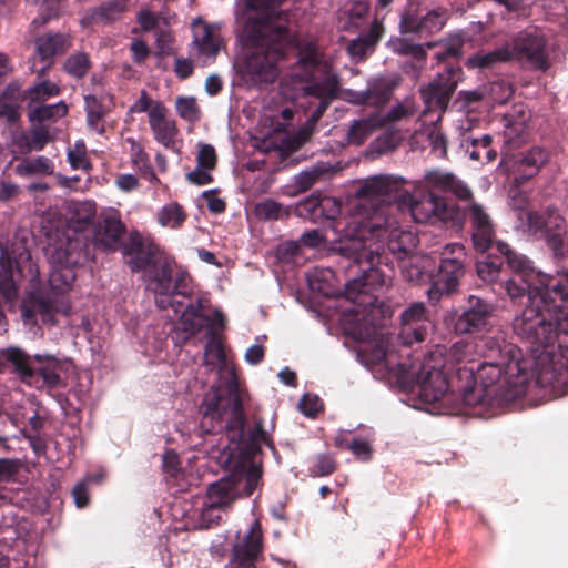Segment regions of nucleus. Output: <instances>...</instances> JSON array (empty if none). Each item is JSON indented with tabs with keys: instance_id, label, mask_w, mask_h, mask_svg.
<instances>
[{
	"instance_id": "1",
	"label": "nucleus",
	"mask_w": 568,
	"mask_h": 568,
	"mask_svg": "<svg viewBox=\"0 0 568 568\" xmlns=\"http://www.w3.org/2000/svg\"><path fill=\"white\" fill-rule=\"evenodd\" d=\"M129 264L132 271L144 272L148 287L155 294L158 306L173 308L184 331L191 334L206 331L204 362L216 369L223 383L212 387L201 404L203 423L210 422V425H203L205 432L215 430L223 422L227 424L236 420L242 410V395L234 368L227 363L224 348L217 337L219 331L225 326L223 314L217 310H209L202 301H187L184 296L187 291V274L181 272L172 281L170 265L162 264L152 247L139 250Z\"/></svg>"
},
{
	"instance_id": "2",
	"label": "nucleus",
	"mask_w": 568,
	"mask_h": 568,
	"mask_svg": "<svg viewBox=\"0 0 568 568\" xmlns=\"http://www.w3.org/2000/svg\"><path fill=\"white\" fill-rule=\"evenodd\" d=\"M346 331L353 338L364 343L358 356L375 378L410 393L424 404L440 402L450 390H457V383L448 381L447 372L457 369L458 365L450 364V354L446 358L443 346L437 345L416 362L403 358L390 344L385 331L377 328L358 311L354 323Z\"/></svg>"
},
{
	"instance_id": "3",
	"label": "nucleus",
	"mask_w": 568,
	"mask_h": 568,
	"mask_svg": "<svg viewBox=\"0 0 568 568\" xmlns=\"http://www.w3.org/2000/svg\"><path fill=\"white\" fill-rule=\"evenodd\" d=\"M497 247L515 273L505 283L508 296L529 293L530 305L514 321L516 334L538 347L554 343L558 333L568 332V273L550 276L536 272L526 256L513 252L506 243Z\"/></svg>"
},
{
	"instance_id": "4",
	"label": "nucleus",
	"mask_w": 568,
	"mask_h": 568,
	"mask_svg": "<svg viewBox=\"0 0 568 568\" xmlns=\"http://www.w3.org/2000/svg\"><path fill=\"white\" fill-rule=\"evenodd\" d=\"M471 348L470 344L456 343L450 349V364L458 365L457 392L468 406L481 403L484 387L496 383L511 388L514 396H518L534 377L540 386H556L564 373L562 366L552 363L548 353L538 356V368L532 371L531 358L525 357L517 346L505 345L498 361L480 365L471 363Z\"/></svg>"
},
{
	"instance_id": "5",
	"label": "nucleus",
	"mask_w": 568,
	"mask_h": 568,
	"mask_svg": "<svg viewBox=\"0 0 568 568\" xmlns=\"http://www.w3.org/2000/svg\"><path fill=\"white\" fill-rule=\"evenodd\" d=\"M385 236L388 239L387 248L398 255L399 260L408 255L415 246V236L410 232L381 227L373 222L362 224L357 217H353L347 223L338 240V251L346 257L353 258L363 272L362 277L346 283L345 296L358 305L372 306L367 313L372 318L378 313L374 307L376 297L372 295V291L385 284L384 275L375 267L376 261L385 248L382 242Z\"/></svg>"
},
{
	"instance_id": "6",
	"label": "nucleus",
	"mask_w": 568,
	"mask_h": 568,
	"mask_svg": "<svg viewBox=\"0 0 568 568\" xmlns=\"http://www.w3.org/2000/svg\"><path fill=\"white\" fill-rule=\"evenodd\" d=\"M280 0H244L237 12L243 44L236 70L246 84L273 81L282 58L280 41L285 38L284 18L275 10Z\"/></svg>"
},
{
	"instance_id": "7",
	"label": "nucleus",
	"mask_w": 568,
	"mask_h": 568,
	"mask_svg": "<svg viewBox=\"0 0 568 568\" xmlns=\"http://www.w3.org/2000/svg\"><path fill=\"white\" fill-rule=\"evenodd\" d=\"M262 470L256 460L244 455L231 460L230 474L213 483L204 497L193 501L186 513L192 528H204L219 521L222 513L234 500L252 495L258 486Z\"/></svg>"
},
{
	"instance_id": "8",
	"label": "nucleus",
	"mask_w": 568,
	"mask_h": 568,
	"mask_svg": "<svg viewBox=\"0 0 568 568\" xmlns=\"http://www.w3.org/2000/svg\"><path fill=\"white\" fill-rule=\"evenodd\" d=\"M297 50L298 69L303 74H293L290 80H285L281 84V92L285 100H297L305 95L320 99V104L308 121L314 125L336 95L338 82L328 64L321 61L313 42L302 41L297 44Z\"/></svg>"
},
{
	"instance_id": "9",
	"label": "nucleus",
	"mask_w": 568,
	"mask_h": 568,
	"mask_svg": "<svg viewBox=\"0 0 568 568\" xmlns=\"http://www.w3.org/2000/svg\"><path fill=\"white\" fill-rule=\"evenodd\" d=\"M4 359L11 362L24 379L37 371L47 385L54 386L59 383V363L53 357L36 355L30 358L19 348L10 347L0 352V372L4 368Z\"/></svg>"
},
{
	"instance_id": "10",
	"label": "nucleus",
	"mask_w": 568,
	"mask_h": 568,
	"mask_svg": "<svg viewBox=\"0 0 568 568\" xmlns=\"http://www.w3.org/2000/svg\"><path fill=\"white\" fill-rule=\"evenodd\" d=\"M463 256L464 247L460 244H447L444 247L439 271L433 286L428 290L430 300L437 298V294L449 293L456 288L463 275Z\"/></svg>"
},
{
	"instance_id": "11",
	"label": "nucleus",
	"mask_w": 568,
	"mask_h": 568,
	"mask_svg": "<svg viewBox=\"0 0 568 568\" xmlns=\"http://www.w3.org/2000/svg\"><path fill=\"white\" fill-rule=\"evenodd\" d=\"M399 205L408 210L412 217L418 223H425L433 217L445 219V203L434 195L432 192L424 193L423 190L416 187L413 194L404 193L399 197Z\"/></svg>"
},
{
	"instance_id": "12",
	"label": "nucleus",
	"mask_w": 568,
	"mask_h": 568,
	"mask_svg": "<svg viewBox=\"0 0 568 568\" xmlns=\"http://www.w3.org/2000/svg\"><path fill=\"white\" fill-rule=\"evenodd\" d=\"M460 79L459 69H448L432 81L422 90V97L426 109L424 113L432 110L444 112L448 105L449 99L455 91Z\"/></svg>"
},
{
	"instance_id": "13",
	"label": "nucleus",
	"mask_w": 568,
	"mask_h": 568,
	"mask_svg": "<svg viewBox=\"0 0 568 568\" xmlns=\"http://www.w3.org/2000/svg\"><path fill=\"white\" fill-rule=\"evenodd\" d=\"M432 328L428 312L423 303L408 306L400 316L398 337L404 345L423 342Z\"/></svg>"
},
{
	"instance_id": "14",
	"label": "nucleus",
	"mask_w": 568,
	"mask_h": 568,
	"mask_svg": "<svg viewBox=\"0 0 568 568\" xmlns=\"http://www.w3.org/2000/svg\"><path fill=\"white\" fill-rule=\"evenodd\" d=\"M193 41L192 52L193 55L203 64H207L214 60L216 53L221 49L222 39L219 28L207 24L201 19H196L192 23Z\"/></svg>"
},
{
	"instance_id": "15",
	"label": "nucleus",
	"mask_w": 568,
	"mask_h": 568,
	"mask_svg": "<svg viewBox=\"0 0 568 568\" xmlns=\"http://www.w3.org/2000/svg\"><path fill=\"white\" fill-rule=\"evenodd\" d=\"M262 551L261 525L255 520L243 535H237L233 547L232 564L241 568H254V561Z\"/></svg>"
},
{
	"instance_id": "16",
	"label": "nucleus",
	"mask_w": 568,
	"mask_h": 568,
	"mask_svg": "<svg viewBox=\"0 0 568 568\" xmlns=\"http://www.w3.org/2000/svg\"><path fill=\"white\" fill-rule=\"evenodd\" d=\"M491 313L493 306L490 304L478 297H471L469 308L463 312L455 322L456 333L474 334L485 331Z\"/></svg>"
},
{
	"instance_id": "17",
	"label": "nucleus",
	"mask_w": 568,
	"mask_h": 568,
	"mask_svg": "<svg viewBox=\"0 0 568 568\" xmlns=\"http://www.w3.org/2000/svg\"><path fill=\"white\" fill-rule=\"evenodd\" d=\"M544 48V38L539 32H525L518 37L510 53L511 58L526 59L542 69L547 65Z\"/></svg>"
},
{
	"instance_id": "18",
	"label": "nucleus",
	"mask_w": 568,
	"mask_h": 568,
	"mask_svg": "<svg viewBox=\"0 0 568 568\" xmlns=\"http://www.w3.org/2000/svg\"><path fill=\"white\" fill-rule=\"evenodd\" d=\"M154 139L165 148L174 149L178 143L179 130L175 120L169 116L164 105H155L149 120Z\"/></svg>"
},
{
	"instance_id": "19",
	"label": "nucleus",
	"mask_w": 568,
	"mask_h": 568,
	"mask_svg": "<svg viewBox=\"0 0 568 568\" xmlns=\"http://www.w3.org/2000/svg\"><path fill=\"white\" fill-rule=\"evenodd\" d=\"M469 216L473 224L474 244L477 250L485 252L489 248L494 235L491 220L477 203L469 206Z\"/></svg>"
},
{
	"instance_id": "20",
	"label": "nucleus",
	"mask_w": 568,
	"mask_h": 568,
	"mask_svg": "<svg viewBox=\"0 0 568 568\" xmlns=\"http://www.w3.org/2000/svg\"><path fill=\"white\" fill-rule=\"evenodd\" d=\"M124 232V225L115 214L104 217L103 225L95 230L93 242L94 246L108 251L114 250Z\"/></svg>"
},
{
	"instance_id": "21",
	"label": "nucleus",
	"mask_w": 568,
	"mask_h": 568,
	"mask_svg": "<svg viewBox=\"0 0 568 568\" xmlns=\"http://www.w3.org/2000/svg\"><path fill=\"white\" fill-rule=\"evenodd\" d=\"M446 22L445 12L430 11L423 19H418L415 14L408 12L400 22L403 32H422L433 33L439 31Z\"/></svg>"
},
{
	"instance_id": "22",
	"label": "nucleus",
	"mask_w": 568,
	"mask_h": 568,
	"mask_svg": "<svg viewBox=\"0 0 568 568\" xmlns=\"http://www.w3.org/2000/svg\"><path fill=\"white\" fill-rule=\"evenodd\" d=\"M400 184L398 178L386 175L372 176L364 182L361 194L363 197L381 199L384 202L386 197H389L399 190Z\"/></svg>"
},
{
	"instance_id": "23",
	"label": "nucleus",
	"mask_w": 568,
	"mask_h": 568,
	"mask_svg": "<svg viewBox=\"0 0 568 568\" xmlns=\"http://www.w3.org/2000/svg\"><path fill=\"white\" fill-rule=\"evenodd\" d=\"M426 186L429 189L452 192L459 199H468L470 190L462 181L456 180L454 175L442 172L430 171L425 175Z\"/></svg>"
},
{
	"instance_id": "24",
	"label": "nucleus",
	"mask_w": 568,
	"mask_h": 568,
	"mask_svg": "<svg viewBox=\"0 0 568 568\" xmlns=\"http://www.w3.org/2000/svg\"><path fill=\"white\" fill-rule=\"evenodd\" d=\"M332 206L334 209L333 213H328V217H335V215L339 212V203L329 196L321 197L318 195H311L303 202H300L296 207V214L303 219L316 220L321 217V207Z\"/></svg>"
},
{
	"instance_id": "25",
	"label": "nucleus",
	"mask_w": 568,
	"mask_h": 568,
	"mask_svg": "<svg viewBox=\"0 0 568 568\" xmlns=\"http://www.w3.org/2000/svg\"><path fill=\"white\" fill-rule=\"evenodd\" d=\"M70 44L69 37L65 34H45L36 41L37 54L44 62L42 69L50 64L51 58L62 52Z\"/></svg>"
},
{
	"instance_id": "26",
	"label": "nucleus",
	"mask_w": 568,
	"mask_h": 568,
	"mask_svg": "<svg viewBox=\"0 0 568 568\" xmlns=\"http://www.w3.org/2000/svg\"><path fill=\"white\" fill-rule=\"evenodd\" d=\"M548 154L541 148H534L524 154L518 162V170L525 178L535 175L547 162Z\"/></svg>"
},
{
	"instance_id": "27",
	"label": "nucleus",
	"mask_w": 568,
	"mask_h": 568,
	"mask_svg": "<svg viewBox=\"0 0 568 568\" xmlns=\"http://www.w3.org/2000/svg\"><path fill=\"white\" fill-rule=\"evenodd\" d=\"M185 219L186 213L183 207L175 202L164 205L156 214V221L161 226L173 230L181 227Z\"/></svg>"
},
{
	"instance_id": "28",
	"label": "nucleus",
	"mask_w": 568,
	"mask_h": 568,
	"mask_svg": "<svg viewBox=\"0 0 568 568\" xmlns=\"http://www.w3.org/2000/svg\"><path fill=\"white\" fill-rule=\"evenodd\" d=\"M509 59H511L510 49L506 47L491 52H479L467 60V65L473 69H485Z\"/></svg>"
},
{
	"instance_id": "29",
	"label": "nucleus",
	"mask_w": 568,
	"mask_h": 568,
	"mask_svg": "<svg viewBox=\"0 0 568 568\" xmlns=\"http://www.w3.org/2000/svg\"><path fill=\"white\" fill-rule=\"evenodd\" d=\"M383 124L384 120L377 115L367 120L355 121L348 131V143L361 144L374 129Z\"/></svg>"
},
{
	"instance_id": "30",
	"label": "nucleus",
	"mask_w": 568,
	"mask_h": 568,
	"mask_svg": "<svg viewBox=\"0 0 568 568\" xmlns=\"http://www.w3.org/2000/svg\"><path fill=\"white\" fill-rule=\"evenodd\" d=\"M0 265L2 268V280L0 282V292L6 300L16 296V284L13 278V268L11 256L8 251L1 248Z\"/></svg>"
},
{
	"instance_id": "31",
	"label": "nucleus",
	"mask_w": 568,
	"mask_h": 568,
	"mask_svg": "<svg viewBox=\"0 0 568 568\" xmlns=\"http://www.w3.org/2000/svg\"><path fill=\"white\" fill-rule=\"evenodd\" d=\"M382 34V27L376 23L373 26L366 38H358L348 44V52L354 58H363L366 52L378 41Z\"/></svg>"
},
{
	"instance_id": "32",
	"label": "nucleus",
	"mask_w": 568,
	"mask_h": 568,
	"mask_svg": "<svg viewBox=\"0 0 568 568\" xmlns=\"http://www.w3.org/2000/svg\"><path fill=\"white\" fill-rule=\"evenodd\" d=\"M75 278L74 271L69 265L54 266L50 273L49 283L54 291H67Z\"/></svg>"
},
{
	"instance_id": "33",
	"label": "nucleus",
	"mask_w": 568,
	"mask_h": 568,
	"mask_svg": "<svg viewBox=\"0 0 568 568\" xmlns=\"http://www.w3.org/2000/svg\"><path fill=\"white\" fill-rule=\"evenodd\" d=\"M67 112V104L64 102H59L50 105L36 106L30 111L29 116L32 121L58 120L64 116Z\"/></svg>"
},
{
	"instance_id": "34",
	"label": "nucleus",
	"mask_w": 568,
	"mask_h": 568,
	"mask_svg": "<svg viewBox=\"0 0 568 568\" xmlns=\"http://www.w3.org/2000/svg\"><path fill=\"white\" fill-rule=\"evenodd\" d=\"M175 110L179 116L185 121L195 122L200 119V108L193 97H178Z\"/></svg>"
},
{
	"instance_id": "35",
	"label": "nucleus",
	"mask_w": 568,
	"mask_h": 568,
	"mask_svg": "<svg viewBox=\"0 0 568 568\" xmlns=\"http://www.w3.org/2000/svg\"><path fill=\"white\" fill-rule=\"evenodd\" d=\"M490 136L484 135L479 140L471 141V149L467 145L466 152L473 160L480 161L484 158L487 162L493 161L496 158V152L489 149Z\"/></svg>"
},
{
	"instance_id": "36",
	"label": "nucleus",
	"mask_w": 568,
	"mask_h": 568,
	"mask_svg": "<svg viewBox=\"0 0 568 568\" xmlns=\"http://www.w3.org/2000/svg\"><path fill=\"white\" fill-rule=\"evenodd\" d=\"M59 92L60 90L54 83L50 81H43L34 85L33 88L29 89L28 98L31 102H41L50 97L58 95Z\"/></svg>"
},
{
	"instance_id": "37",
	"label": "nucleus",
	"mask_w": 568,
	"mask_h": 568,
	"mask_svg": "<svg viewBox=\"0 0 568 568\" xmlns=\"http://www.w3.org/2000/svg\"><path fill=\"white\" fill-rule=\"evenodd\" d=\"M417 106L410 99H406L403 102L396 104L387 114L385 122H396L415 114Z\"/></svg>"
},
{
	"instance_id": "38",
	"label": "nucleus",
	"mask_w": 568,
	"mask_h": 568,
	"mask_svg": "<svg viewBox=\"0 0 568 568\" xmlns=\"http://www.w3.org/2000/svg\"><path fill=\"white\" fill-rule=\"evenodd\" d=\"M64 69L69 74L80 78L88 71L89 60L83 53L74 54L67 60Z\"/></svg>"
},
{
	"instance_id": "39",
	"label": "nucleus",
	"mask_w": 568,
	"mask_h": 568,
	"mask_svg": "<svg viewBox=\"0 0 568 568\" xmlns=\"http://www.w3.org/2000/svg\"><path fill=\"white\" fill-rule=\"evenodd\" d=\"M61 0H40V18L33 20V24H44L59 13Z\"/></svg>"
},
{
	"instance_id": "40",
	"label": "nucleus",
	"mask_w": 568,
	"mask_h": 568,
	"mask_svg": "<svg viewBox=\"0 0 568 568\" xmlns=\"http://www.w3.org/2000/svg\"><path fill=\"white\" fill-rule=\"evenodd\" d=\"M282 212L283 207L273 200H266L255 205V213L261 219H277Z\"/></svg>"
},
{
	"instance_id": "41",
	"label": "nucleus",
	"mask_w": 568,
	"mask_h": 568,
	"mask_svg": "<svg viewBox=\"0 0 568 568\" xmlns=\"http://www.w3.org/2000/svg\"><path fill=\"white\" fill-rule=\"evenodd\" d=\"M423 265L422 267L418 265L419 258L416 256H409L407 262L403 264V271L406 274V277L410 282H419L423 280L424 273L422 268L425 267V264L428 262L427 258H422Z\"/></svg>"
},
{
	"instance_id": "42",
	"label": "nucleus",
	"mask_w": 568,
	"mask_h": 568,
	"mask_svg": "<svg viewBox=\"0 0 568 568\" xmlns=\"http://www.w3.org/2000/svg\"><path fill=\"white\" fill-rule=\"evenodd\" d=\"M19 115L17 101L7 94L0 97V118L14 121Z\"/></svg>"
},
{
	"instance_id": "43",
	"label": "nucleus",
	"mask_w": 568,
	"mask_h": 568,
	"mask_svg": "<svg viewBox=\"0 0 568 568\" xmlns=\"http://www.w3.org/2000/svg\"><path fill=\"white\" fill-rule=\"evenodd\" d=\"M477 273L484 281H496L499 274V265L490 260L480 261L477 264Z\"/></svg>"
},
{
	"instance_id": "44",
	"label": "nucleus",
	"mask_w": 568,
	"mask_h": 568,
	"mask_svg": "<svg viewBox=\"0 0 568 568\" xmlns=\"http://www.w3.org/2000/svg\"><path fill=\"white\" fill-rule=\"evenodd\" d=\"M18 170H26L32 173H49L52 171L50 161L42 156L26 161L18 166Z\"/></svg>"
},
{
	"instance_id": "45",
	"label": "nucleus",
	"mask_w": 568,
	"mask_h": 568,
	"mask_svg": "<svg viewBox=\"0 0 568 568\" xmlns=\"http://www.w3.org/2000/svg\"><path fill=\"white\" fill-rule=\"evenodd\" d=\"M322 402L316 395H305L301 403V412L308 417H314L322 409Z\"/></svg>"
},
{
	"instance_id": "46",
	"label": "nucleus",
	"mask_w": 568,
	"mask_h": 568,
	"mask_svg": "<svg viewBox=\"0 0 568 568\" xmlns=\"http://www.w3.org/2000/svg\"><path fill=\"white\" fill-rule=\"evenodd\" d=\"M216 162V154L213 146L201 144L197 153V164L201 168L213 169Z\"/></svg>"
},
{
	"instance_id": "47",
	"label": "nucleus",
	"mask_w": 568,
	"mask_h": 568,
	"mask_svg": "<svg viewBox=\"0 0 568 568\" xmlns=\"http://www.w3.org/2000/svg\"><path fill=\"white\" fill-rule=\"evenodd\" d=\"M155 105H164L160 101L152 100L148 97L145 91L141 92L140 98L134 102V104L131 106V112H146L149 120L151 119V112Z\"/></svg>"
},
{
	"instance_id": "48",
	"label": "nucleus",
	"mask_w": 568,
	"mask_h": 568,
	"mask_svg": "<svg viewBox=\"0 0 568 568\" xmlns=\"http://www.w3.org/2000/svg\"><path fill=\"white\" fill-rule=\"evenodd\" d=\"M332 277V271L331 270H315L312 273L308 274V283L313 291L322 292L323 294L327 295L329 294V291L321 284H317L318 281H328V278Z\"/></svg>"
},
{
	"instance_id": "49",
	"label": "nucleus",
	"mask_w": 568,
	"mask_h": 568,
	"mask_svg": "<svg viewBox=\"0 0 568 568\" xmlns=\"http://www.w3.org/2000/svg\"><path fill=\"white\" fill-rule=\"evenodd\" d=\"M347 448L361 460H367L372 454L369 442L365 439H354Z\"/></svg>"
},
{
	"instance_id": "50",
	"label": "nucleus",
	"mask_w": 568,
	"mask_h": 568,
	"mask_svg": "<svg viewBox=\"0 0 568 568\" xmlns=\"http://www.w3.org/2000/svg\"><path fill=\"white\" fill-rule=\"evenodd\" d=\"M69 161L74 169H85V146L82 142H78L74 150H71L68 154Z\"/></svg>"
},
{
	"instance_id": "51",
	"label": "nucleus",
	"mask_w": 568,
	"mask_h": 568,
	"mask_svg": "<svg viewBox=\"0 0 568 568\" xmlns=\"http://www.w3.org/2000/svg\"><path fill=\"white\" fill-rule=\"evenodd\" d=\"M519 219L523 221V223H526L530 231L541 230L545 224L542 217L538 213L531 211H521L519 213Z\"/></svg>"
},
{
	"instance_id": "52",
	"label": "nucleus",
	"mask_w": 568,
	"mask_h": 568,
	"mask_svg": "<svg viewBox=\"0 0 568 568\" xmlns=\"http://www.w3.org/2000/svg\"><path fill=\"white\" fill-rule=\"evenodd\" d=\"M85 102H87V106H88V124L89 126L97 131V132H102V128L100 126L99 124V121L101 119V112L99 109H97L95 106H92L90 103H94L95 100L93 98H87L85 99Z\"/></svg>"
},
{
	"instance_id": "53",
	"label": "nucleus",
	"mask_w": 568,
	"mask_h": 568,
	"mask_svg": "<svg viewBox=\"0 0 568 568\" xmlns=\"http://www.w3.org/2000/svg\"><path fill=\"white\" fill-rule=\"evenodd\" d=\"M427 138L433 150L444 155L446 152L444 135L436 128H433L429 130Z\"/></svg>"
},
{
	"instance_id": "54",
	"label": "nucleus",
	"mask_w": 568,
	"mask_h": 568,
	"mask_svg": "<svg viewBox=\"0 0 568 568\" xmlns=\"http://www.w3.org/2000/svg\"><path fill=\"white\" fill-rule=\"evenodd\" d=\"M327 237V234L323 236L318 231L314 230L303 234L301 244L307 247H318Z\"/></svg>"
},
{
	"instance_id": "55",
	"label": "nucleus",
	"mask_w": 568,
	"mask_h": 568,
	"mask_svg": "<svg viewBox=\"0 0 568 568\" xmlns=\"http://www.w3.org/2000/svg\"><path fill=\"white\" fill-rule=\"evenodd\" d=\"M173 37L170 32H161L156 37L158 54L164 55L172 51Z\"/></svg>"
},
{
	"instance_id": "56",
	"label": "nucleus",
	"mask_w": 568,
	"mask_h": 568,
	"mask_svg": "<svg viewBox=\"0 0 568 568\" xmlns=\"http://www.w3.org/2000/svg\"><path fill=\"white\" fill-rule=\"evenodd\" d=\"M90 480H91V478H88V479H85L84 481L79 483V484L73 488V497H74V501H75V505H77L79 508H82V507L87 506V504H88L87 486H88V481H90Z\"/></svg>"
},
{
	"instance_id": "57",
	"label": "nucleus",
	"mask_w": 568,
	"mask_h": 568,
	"mask_svg": "<svg viewBox=\"0 0 568 568\" xmlns=\"http://www.w3.org/2000/svg\"><path fill=\"white\" fill-rule=\"evenodd\" d=\"M335 468L334 462L331 457L327 456H321L315 466H314V473L318 476H326L331 474Z\"/></svg>"
},
{
	"instance_id": "58",
	"label": "nucleus",
	"mask_w": 568,
	"mask_h": 568,
	"mask_svg": "<svg viewBox=\"0 0 568 568\" xmlns=\"http://www.w3.org/2000/svg\"><path fill=\"white\" fill-rule=\"evenodd\" d=\"M211 169L197 168L187 174V179L199 185L207 184L211 182L210 171Z\"/></svg>"
},
{
	"instance_id": "59",
	"label": "nucleus",
	"mask_w": 568,
	"mask_h": 568,
	"mask_svg": "<svg viewBox=\"0 0 568 568\" xmlns=\"http://www.w3.org/2000/svg\"><path fill=\"white\" fill-rule=\"evenodd\" d=\"M115 185L124 192H130L138 187L139 181L132 174H121L115 179Z\"/></svg>"
},
{
	"instance_id": "60",
	"label": "nucleus",
	"mask_w": 568,
	"mask_h": 568,
	"mask_svg": "<svg viewBox=\"0 0 568 568\" xmlns=\"http://www.w3.org/2000/svg\"><path fill=\"white\" fill-rule=\"evenodd\" d=\"M298 244L295 242H286L281 244L276 250L280 260L288 262L298 251Z\"/></svg>"
},
{
	"instance_id": "61",
	"label": "nucleus",
	"mask_w": 568,
	"mask_h": 568,
	"mask_svg": "<svg viewBox=\"0 0 568 568\" xmlns=\"http://www.w3.org/2000/svg\"><path fill=\"white\" fill-rule=\"evenodd\" d=\"M174 71L179 78L185 79L192 74L193 64H192L191 60H189V59L176 58Z\"/></svg>"
},
{
	"instance_id": "62",
	"label": "nucleus",
	"mask_w": 568,
	"mask_h": 568,
	"mask_svg": "<svg viewBox=\"0 0 568 568\" xmlns=\"http://www.w3.org/2000/svg\"><path fill=\"white\" fill-rule=\"evenodd\" d=\"M389 45L393 48L394 51H397L399 53H412L414 55H419L423 52L419 47L407 44L400 39L392 40L389 42Z\"/></svg>"
},
{
	"instance_id": "63",
	"label": "nucleus",
	"mask_w": 568,
	"mask_h": 568,
	"mask_svg": "<svg viewBox=\"0 0 568 568\" xmlns=\"http://www.w3.org/2000/svg\"><path fill=\"white\" fill-rule=\"evenodd\" d=\"M264 357V348L260 344L252 345L245 353V361L251 365L258 364Z\"/></svg>"
},
{
	"instance_id": "64",
	"label": "nucleus",
	"mask_w": 568,
	"mask_h": 568,
	"mask_svg": "<svg viewBox=\"0 0 568 568\" xmlns=\"http://www.w3.org/2000/svg\"><path fill=\"white\" fill-rule=\"evenodd\" d=\"M138 21L143 31H149L154 28L156 18L150 10L143 9L139 12Z\"/></svg>"
}]
</instances>
